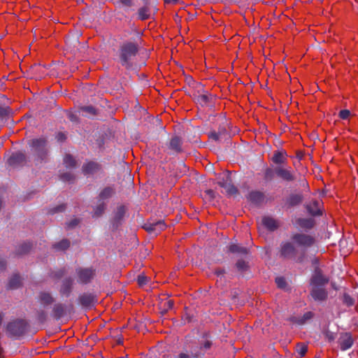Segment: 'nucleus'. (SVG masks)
<instances>
[{
    "mask_svg": "<svg viewBox=\"0 0 358 358\" xmlns=\"http://www.w3.org/2000/svg\"><path fill=\"white\" fill-rule=\"evenodd\" d=\"M29 322L24 319H16L6 325V331L9 337L18 339L26 334L29 329Z\"/></svg>",
    "mask_w": 358,
    "mask_h": 358,
    "instance_id": "f257e3e1",
    "label": "nucleus"
},
{
    "mask_svg": "<svg viewBox=\"0 0 358 358\" xmlns=\"http://www.w3.org/2000/svg\"><path fill=\"white\" fill-rule=\"evenodd\" d=\"M293 243L299 248H308L315 243V238L309 234L296 233L291 237Z\"/></svg>",
    "mask_w": 358,
    "mask_h": 358,
    "instance_id": "f03ea898",
    "label": "nucleus"
},
{
    "mask_svg": "<svg viewBox=\"0 0 358 358\" xmlns=\"http://www.w3.org/2000/svg\"><path fill=\"white\" fill-rule=\"evenodd\" d=\"M120 50V59L122 65H128L131 58L137 53L138 48L135 43H127L121 47Z\"/></svg>",
    "mask_w": 358,
    "mask_h": 358,
    "instance_id": "7ed1b4c3",
    "label": "nucleus"
},
{
    "mask_svg": "<svg viewBox=\"0 0 358 358\" xmlns=\"http://www.w3.org/2000/svg\"><path fill=\"white\" fill-rule=\"evenodd\" d=\"M338 344L342 351L351 348L354 344V338L350 332H341L338 338Z\"/></svg>",
    "mask_w": 358,
    "mask_h": 358,
    "instance_id": "20e7f679",
    "label": "nucleus"
},
{
    "mask_svg": "<svg viewBox=\"0 0 358 358\" xmlns=\"http://www.w3.org/2000/svg\"><path fill=\"white\" fill-rule=\"evenodd\" d=\"M275 174L282 180L292 182L296 179L294 171L291 167L278 166L275 169Z\"/></svg>",
    "mask_w": 358,
    "mask_h": 358,
    "instance_id": "39448f33",
    "label": "nucleus"
},
{
    "mask_svg": "<svg viewBox=\"0 0 358 358\" xmlns=\"http://www.w3.org/2000/svg\"><path fill=\"white\" fill-rule=\"evenodd\" d=\"M213 337L208 331L201 334L199 338V349L201 351H206L213 345Z\"/></svg>",
    "mask_w": 358,
    "mask_h": 358,
    "instance_id": "423d86ee",
    "label": "nucleus"
},
{
    "mask_svg": "<svg viewBox=\"0 0 358 358\" xmlns=\"http://www.w3.org/2000/svg\"><path fill=\"white\" fill-rule=\"evenodd\" d=\"M328 282V278L322 275L320 268L316 267L310 280V285L313 287H320L324 285Z\"/></svg>",
    "mask_w": 358,
    "mask_h": 358,
    "instance_id": "0eeeda50",
    "label": "nucleus"
},
{
    "mask_svg": "<svg viewBox=\"0 0 358 358\" xmlns=\"http://www.w3.org/2000/svg\"><path fill=\"white\" fill-rule=\"evenodd\" d=\"M71 315H38L36 321L38 325L44 326L50 321H59L62 319H67Z\"/></svg>",
    "mask_w": 358,
    "mask_h": 358,
    "instance_id": "6e6552de",
    "label": "nucleus"
},
{
    "mask_svg": "<svg viewBox=\"0 0 358 358\" xmlns=\"http://www.w3.org/2000/svg\"><path fill=\"white\" fill-rule=\"evenodd\" d=\"M280 253L283 258L292 259L296 254V248L292 243L286 242L281 245Z\"/></svg>",
    "mask_w": 358,
    "mask_h": 358,
    "instance_id": "1a4fd4ad",
    "label": "nucleus"
},
{
    "mask_svg": "<svg viewBox=\"0 0 358 358\" xmlns=\"http://www.w3.org/2000/svg\"><path fill=\"white\" fill-rule=\"evenodd\" d=\"M313 315H291L285 320L287 321L290 322L293 324L296 325H303L308 320H310Z\"/></svg>",
    "mask_w": 358,
    "mask_h": 358,
    "instance_id": "9d476101",
    "label": "nucleus"
},
{
    "mask_svg": "<svg viewBox=\"0 0 358 358\" xmlns=\"http://www.w3.org/2000/svg\"><path fill=\"white\" fill-rule=\"evenodd\" d=\"M78 279L82 283H87L94 275V271L91 268H80L78 271Z\"/></svg>",
    "mask_w": 358,
    "mask_h": 358,
    "instance_id": "9b49d317",
    "label": "nucleus"
},
{
    "mask_svg": "<svg viewBox=\"0 0 358 358\" xmlns=\"http://www.w3.org/2000/svg\"><path fill=\"white\" fill-rule=\"evenodd\" d=\"M226 180L223 181H219L218 184L222 187L226 189V192L229 194H234L237 192V189L235 186L231 184V180L229 177V173L225 174Z\"/></svg>",
    "mask_w": 358,
    "mask_h": 358,
    "instance_id": "f8f14e48",
    "label": "nucleus"
},
{
    "mask_svg": "<svg viewBox=\"0 0 358 358\" xmlns=\"http://www.w3.org/2000/svg\"><path fill=\"white\" fill-rule=\"evenodd\" d=\"M80 304L85 308H89L94 305L97 301L95 296L92 294H83L79 298Z\"/></svg>",
    "mask_w": 358,
    "mask_h": 358,
    "instance_id": "ddd939ff",
    "label": "nucleus"
},
{
    "mask_svg": "<svg viewBox=\"0 0 358 358\" xmlns=\"http://www.w3.org/2000/svg\"><path fill=\"white\" fill-rule=\"evenodd\" d=\"M311 296L315 300L323 301L327 297V292L322 287H313Z\"/></svg>",
    "mask_w": 358,
    "mask_h": 358,
    "instance_id": "4468645a",
    "label": "nucleus"
},
{
    "mask_svg": "<svg viewBox=\"0 0 358 358\" xmlns=\"http://www.w3.org/2000/svg\"><path fill=\"white\" fill-rule=\"evenodd\" d=\"M272 162L275 164L287 163V155L285 151H275L272 157Z\"/></svg>",
    "mask_w": 358,
    "mask_h": 358,
    "instance_id": "2eb2a0df",
    "label": "nucleus"
},
{
    "mask_svg": "<svg viewBox=\"0 0 358 358\" xmlns=\"http://www.w3.org/2000/svg\"><path fill=\"white\" fill-rule=\"evenodd\" d=\"M308 213L313 215H321L320 202L317 200L311 201L306 206Z\"/></svg>",
    "mask_w": 358,
    "mask_h": 358,
    "instance_id": "dca6fc26",
    "label": "nucleus"
},
{
    "mask_svg": "<svg viewBox=\"0 0 358 358\" xmlns=\"http://www.w3.org/2000/svg\"><path fill=\"white\" fill-rule=\"evenodd\" d=\"M46 144L44 138L34 139L30 143V146L36 152L43 151Z\"/></svg>",
    "mask_w": 358,
    "mask_h": 358,
    "instance_id": "f3484780",
    "label": "nucleus"
},
{
    "mask_svg": "<svg viewBox=\"0 0 358 358\" xmlns=\"http://www.w3.org/2000/svg\"><path fill=\"white\" fill-rule=\"evenodd\" d=\"M296 224L303 229H311L315 225V220L313 218H299Z\"/></svg>",
    "mask_w": 358,
    "mask_h": 358,
    "instance_id": "a211bd4d",
    "label": "nucleus"
},
{
    "mask_svg": "<svg viewBox=\"0 0 358 358\" xmlns=\"http://www.w3.org/2000/svg\"><path fill=\"white\" fill-rule=\"evenodd\" d=\"M99 165L95 162H88L83 167V171L85 174L94 173L99 170Z\"/></svg>",
    "mask_w": 358,
    "mask_h": 358,
    "instance_id": "6ab92c4d",
    "label": "nucleus"
},
{
    "mask_svg": "<svg viewBox=\"0 0 358 358\" xmlns=\"http://www.w3.org/2000/svg\"><path fill=\"white\" fill-rule=\"evenodd\" d=\"M143 315H136V317L134 318L136 321V324L133 326L134 328H136L137 329H141L143 327H146L147 323H151V320L147 317L141 318V316Z\"/></svg>",
    "mask_w": 358,
    "mask_h": 358,
    "instance_id": "aec40b11",
    "label": "nucleus"
},
{
    "mask_svg": "<svg viewBox=\"0 0 358 358\" xmlns=\"http://www.w3.org/2000/svg\"><path fill=\"white\" fill-rule=\"evenodd\" d=\"M262 224L270 231H273L278 227V222L268 217H265L262 219Z\"/></svg>",
    "mask_w": 358,
    "mask_h": 358,
    "instance_id": "412c9836",
    "label": "nucleus"
},
{
    "mask_svg": "<svg viewBox=\"0 0 358 358\" xmlns=\"http://www.w3.org/2000/svg\"><path fill=\"white\" fill-rule=\"evenodd\" d=\"M166 224L162 221H159L155 223L150 224L149 227H147L145 229L146 230L151 231H161L166 229Z\"/></svg>",
    "mask_w": 358,
    "mask_h": 358,
    "instance_id": "4be33fe9",
    "label": "nucleus"
},
{
    "mask_svg": "<svg viewBox=\"0 0 358 358\" xmlns=\"http://www.w3.org/2000/svg\"><path fill=\"white\" fill-rule=\"evenodd\" d=\"M182 141L178 136H174L171 139L170 148L174 151L179 152L181 151Z\"/></svg>",
    "mask_w": 358,
    "mask_h": 358,
    "instance_id": "5701e85b",
    "label": "nucleus"
},
{
    "mask_svg": "<svg viewBox=\"0 0 358 358\" xmlns=\"http://www.w3.org/2000/svg\"><path fill=\"white\" fill-rule=\"evenodd\" d=\"M160 306L164 308L160 313H166V312L172 310L173 307V301L171 299H166L160 302Z\"/></svg>",
    "mask_w": 358,
    "mask_h": 358,
    "instance_id": "b1692460",
    "label": "nucleus"
},
{
    "mask_svg": "<svg viewBox=\"0 0 358 358\" xmlns=\"http://www.w3.org/2000/svg\"><path fill=\"white\" fill-rule=\"evenodd\" d=\"M295 351L299 357H303L308 351V345L303 343H297L295 347Z\"/></svg>",
    "mask_w": 358,
    "mask_h": 358,
    "instance_id": "393cba45",
    "label": "nucleus"
},
{
    "mask_svg": "<svg viewBox=\"0 0 358 358\" xmlns=\"http://www.w3.org/2000/svg\"><path fill=\"white\" fill-rule=\"evenodd\" d=\"M138 18L141 20H147L150 16V9L147 6L139 8L138 11Z\"/></svg>",
    "mask_w": 358,
    "mask_h": 358,
    "instance_id": "a878e982",
    "label": "nucleus"
},
{
    "mask_svg": "<svg viewBox=\"0 0 358 358\" xmlns=\"http://www.w3.org/2000/svg\"><path fill=\"white\" fill-rule=\"evenodd\" d=\"M21 285V278L18 275H14L10 280L8 286L11 289H15Z\"/></svg>",
    "mask_w": 358,
    "mask_h": 358,
    "instance_id": "bb28decb",
    "label": "nucleus"
},
{
    "mask_svg": "<svg viewBox=\"0 0 358 358\" xmlns=\"http://www.w3.org/2000/svg\"><path fill=\"white\" fill-rule=\"evenodd\" d=\"M192 320V317L189 315H183L182 317H181V319L180 321H178V320H173V324L176 326V327H179V326H182V325H184L187 323H189V322H191Z\"/></svg>",
    "mask_w": 358,
    "mask_h": 358,
    "instance_id": "cd10ccee",
    "label": "nucleus"
},
{
    "mask_svg": "<svg viewBox=\"0 0 358 358\" xmlns=\"http://www.w3.org/2000/svg\"><path fill=\"white\" fill-rule=\"evenodd\" d=\"M203 353L191 352V355L187 353L180 352L176 358H203Z\"/></svg>",
    "mask_w": 358,
    "mask_h": 358,
    "instance_id": "c85d7f7f",
    "label": "nucleus"
},
{
    "mask_svg": "<svg viewBox=\"0 0 358 358\" xmlns=\"http://www.w3.org/2000/svg\"><path fill=\"white\" fill-rule=\"evenodd\" d=\"M229 250L231 252H240L246 254L248 250L245 248L241 247L236 244H232L229 247Z\"/></svg>",
    "mask_w": 358,
    "mask_h": 358,
    "instance_id": "c756f323",
    "label": "nucleus"
},
{
    "mask_svg": "<svg viewBox=\"0 0 358 358\" xmlns=\"http://www.w3.org/2000/svg\"><path fill=\"white\" fill-rule=\"evenodd\" d=\"M64 163L66 167H73L76 164V160L70 155H66L64 158Z\"/></svg>",
    "mask_w": 358,
    "mask_h": 358,
    "instance_id": "7c9ffc66",
    "label": "nucleus"
},
{
    "mask_svg": "<svg viewBox=\"0 0 358 358\" xmlns=\"http://www.w3.org/2000/svg\"><path fill=\"white\" fill-rule=\"evenodd\" d=\"M69 245H70V242L66 239H64V240L61 241L59 243H57L55 245H54V248L57 250H64L67 249L69 247Z\"/></svg>",
    "mask_w": 358,
    "mask_h": 358,
    "instance_id": "2f4dec72",
    "label": "nucleus"
},
{
    "mask_svg": "<svg viewBox=\"0 0 358 358\" xmlns=\"http://www.w3.org/2000/svg\"><path fill=\"white\" fill-rule=\"evenodd\" d=\"M41 303L44 305L50 304L52 302V298L48 293H42L40 296Z\"/></svg>",
    "mask_w": 358,
    "mask_h": 358,
    "instance_id": "473e14b6",
    "label": "nucleus"
},
{
    "mask_svg": "<svg viewBox=\"0 0 358 358\" xmlns=\"http://www.w3.org/2000/svg\"><path fill=\"white\" fill-rule=\"evenodd\" d=\"M249 196L251 201L256 203H258L263 199V194L257 192H251Z\"/></svg>",
    "mask_w": 358,
    "mask_h": 358,
    "instance_id": "72a5a7b5",
    "label": "nucleus"
},
{
    "mask_svg": "<svg viewBox=\"0 0 358 358\" xmlns=\"http://www.w3.org/2000/svg\"><path fill=\"white\" fill-rule=\"evenodd\" d=\"M113 193V190L110 187H106L101 191L99 194V196L101 199H105L106 198L110 197Z\"/></svg>",
    "mask_w": 358,
    "mask_h": 358,
    "instance_id": "f704fd0d",
    "label": "nucleus"
},
{
    "mask_svg": "<svg viewBox=\"0 0 358 358\" xmlns=\"http://www.w3.org/2000/svg\"><path fill=\"white\" fill-rule=\"evenodd\" d=\"M301 196L300 195H292L289 199V203L291 206H295L300 203L301 202Z\"/></svg>",
    "mask_w": 358,
    "mask_h": 358,
    "instance_id": "c9c22d12",
    "label": "nucleus"
},
{
    "mask_svg": "<svg viewBox=\"0 0 358 358\" xmlns=\"http://www.w3.org/2000/svg\"><path fill=\"white\" fill-rule=\"evenodd\" d=\"M71 285H72V280H66L64 282V285L61 289V292L63 294H68L71 290Z\"/></svg>",
    "mask_w": 358,
    "mask_h": 358,
    "instance_id": "e433bc0d",
    "label": "nucleus"
},
{
    "mask_svg": "<svg viewBox=\"0 0 358 358\" xmlns=\"http://www.w3.org/2000/svg\"><path fill=\"white\" fill-rule=\"evenodd\" d=\"M324 336L329 342L334 341L336 338V334L329 329L325 331Z\"/></svg>",
    "mask_w": 358,
    "mask_h": 358,
    "instance_id": "4c0bfd02",
    "label": "nucleus"
},
{
    "mask_svg": "<svg viewBox=\"0 0 358 358\" xmlns=\"http://www.w3.org/2000/svg\"><path fill=\"white\" fill-rule=\"evenodd\" d=\"M275 282L279 288H285L286 286V281L283 277L276 278Z\"/></svg>",
    "mask_w": 358,
    "mask_h": 358,
    "instance_id": "58836bf2",
    "label": "nucleus"
},
{
    "mask_svg": "<svg viewBox=\"0 0 358 358\" xmlns=\"http://www.w3.org/2000/svg\"><path fill=\"white\" fill-rule=\"evenodd\" d=\"M339 117L342 120H347L350 115V111L349 110H341L338 114Z\"/></svg>",
    "mask_w": 358,
    "mask_h": 358,
    "instance_id": "ea45409f",
    "label": "nucleus"
},
{
    "mask_svg": "<svg viewBox=\"0 0 358 358\" xmlns=\"http://www.w3.org/2000/svg\"><path fill=\"white\" fill-rule=\"evenodd\" d=\"M343 303L348 306H350L353 305L354 301L348 294H345L343 295Z\"/></svg>",
    "mask_w": 358,
    "mask_h": 358,
    "instance_id": "a19ab883",
    "label": "nucleus"
},
{
    "mask_svg": "<svg viewBox=\"0 0 358 358\" xmlns=\"http://www.w3.org/2000/svg\"><path fill=\"white\" fill-rule=\"evenodd\" d=\"M60 178L64 181L70 182L74 179L73 176L70 173H64L60 176Z\"/></svg>",
    "mask_w": 358,
    "mask_h": 358,
    "instance_id": "79ce46f5",
    "label": "nucleus"
},
{
    "mask_svg": "<svg viewBox=\"0 0 358 358\" xmlns=\"http://www.w3.org/2000/svg\"><path fill=\"white\" fill-rule=\"evenodd\" d=\"M236 266L238 270L243 271V270L246 269V268L248 267V265L245 261L239 260L236 263Z\"/></svg>",
    "mask_w": 358,
    "mask_h": 358,
    "instance_id": "37998d69",
    "label": "nucleus"
},
{
    "mask_svg": "<svg viewBox=\"0 0 358 358\" xmlns=\"http://www.w3.org/2000/svg\"><path fill=\"white\" fill-rule=\"evenodd\" d=\"M148 278L145 275H138V283L140 285H143L148 282Z\"/></svg>",
    "mask_w": 358,
    "mask_h": 358,
    "instance_id": "c03bdc74",
    "label": "nucleus"
},
{
    "mask_svg": "<svg viewBox=\"0 0 358 358\" xmlns=\"http://www.w3.org/2000/svg\"><path fill=\"white\" fill-rule=\"evenodd\" d=\"M103 210H104V205H103V204H101V205H99V206L97 207V208H96V210H95V213H95V215H96V216H99V215H101L102 214V213L103 212Z\"/></svg>",
    "mask_w": 358,
    "mask_h": 358,
    "instance_id": "a18cd8bd",
    "label": "nucleus"
},
{
    "mask_svg": "<svg viewBox=\"0 0 358 358\" xmlns=\"http://www.w3.org/2000/svg\"><path fill=\"white\" fill-rule=\"evenodd\" d=\"M31 248V245L29 243H24L21 246V251L20 253H24L27 252Z\"/></svg>",
    "mask_w": 358,
    "mask_h": 358,
    "instance_id": "49530a36",
    "label": "nucleus"
},
{
    "mask_svg": "<svg viewBox=\"0 0 358 358\" xmlns=\"http://www.w3.org/2000/svg\"><path fill=\"white\" fill-rule=\"evenodd\" d=\"M206 194L208 196L209 199H213L215 198V192L212 189H208L205 191Z\"/></svg>",
    "mask_w": 358,
    "mask_h": 358,
    "instance_id": "de8ad7c7",
    "label": "nucleus"
},
{
    "mask_svg": "<svg viewBox=\"0 0 358 358\" xmlns=\"http://www.w3.org/2000/svg\"><path fill=\"white\" fill-rule=\"evenodd\" d=\"M83 110L86 112H88L90 113H92V114H96V110L95 109L92 107V106H87V107H85L83 108Z\"/></svg>",
    "mask_w": 358,
    "mask_h": 358,
    "instance_id": "09e8293b",
    "label": "nucleus"
},
{
    "mask_svg": "<svg viewBox=\"0 0 358 358\" xmlns=\"http://www.w3.org/2000/svg\"><path fill=\"white\" fill-rule=\"evenodd\" d=\"M65 209V205H61L57 207L56 208L52 210V213H57L62 211Z\"/></svg>",
    "mask_w": 358,
    "mask_h": 358,
    "instance_id": "8fccbe9b",
    "label": "nucleus"
},
{
    "mask_svg": "<svg viewBox=\"0 0 358 358\" xmlns=\"http://www.w3.org/2000/svg\"><path fill=\"white\" fill-rule=\"evenodd\" d=\"M66 138V136L63 133H59L57 135V139L58 141H64L65 139Z\"/></svg>",
    "mask_w": 358,
    "mask_h": 358,
    "instance_id": "3c124183",
    "label": "nucleus"
},
{
    "mask_svg": "<svg viewBox=\"0 0 358 358\" xmlns=\"http://www.w3.org/2000/svg\"><path fill=\"white\" fill-rule=\"evenodd\" d=\"M23 158H24V155L22 153H16L10 159V160L11 161V160L15 159H21Z\"/></svg>",
    "mask_w": 358,
    "mask_h": 358,
    "instance_id": "603ef678",
    "label": "nucleus"
},
{
    "mask_svg": "<svg viewBox=\"0 0 358 358\" xmlns=\"http://www.w3.org/2000/svg\"><path fill=\"white\" fill-rule=\"evenodd\" d=\"M120 2L126 6H131L132 5V0H120Z\"/></svg>",
    "mask_w": 358,
    "mask_h": 358,
    "instance_id": "864d4df0",
    "label": "nucleus"
},
{
    "mask_svg": "<svg viewBox=\"0 0 358 358\" xmlns=\"http://www.w3.org/2000/svg\"><path fill=\"white\" fill-rule=\"evenodd\" d=\"M209 137L215 141H217L219 139V136L217 134H216L215 132H211L210 134H209Z\"/></svg>",
    "mask_w": 358,
    "mask_h": 358,
    "instance_id": "5fc2aeb1",
    "label": "nucleus"
},
{
    "mask_svg": "<svg viewBox=\"0 0 358 358\" xmlns=\"http://www.w3.org/2000/svg\"><path fill=\"white\" fill-rule=\"evenodd\" d=\"M78 221L76 219H75V220H72V221L69 224V227H74V226L77 225V224H78Z\"/></svg>",
    "mask_w": 358,
    "mask_h": 358,
    "instance_id": "6e6d98bb",
    "label": "nucleus"
},
{
    "mask_svg": "<svg viewBox=\"0 0 358 358\" xmlns=\"http://www.w3.org/2000/svg\"><path fill=\"white\" fill-rule=\"evenodd\" d=\"M164 1L168 3H175L178 0H164Z\"/></svg>",
    "mask_w": 358,
    "mask_h": 358,
    "instance_id": "4d7b16f0",
    "label": "nucleus"
},
{
    "mask_svg": "<svg viewBox=\"0 0 358 358\" xmlns=\"http://www.w3.org/2000/svg\"><path fill=\"white\" fill-rule=\"evenodd\" d=\"M117 343L118 345H121V344H122V343H123V339H122V338H120H120H118L117 339Z\"/></svg>",
    "mask_w": 358,
    "mask_h": 358,
    "instance_id": "13d9d810",
    "label": "nucleus"
},
{
    "mask_svg": "<svg viewBox=\"0 0 358 358\" xmlns=\"http://www.w3.org/2000/svg\"><path fill=\"white\" fill-rule=\"evenodd\" d=\"M271 173V171L270 169H268L266 172V176L267 177L268 176V174Z\"/></svg>",
    "mask_w": 358,
    "mask_h": 358,
    "instance_id": "bf43d9fd",
    "label": "nucleus"
},
{
    "mask_svg": "<svg viewBox=\"0 0 358 358\" xmlns=\"http://www.w3.org/2000/svg\"><path fill=\"white\" fill-rule=\"evenodd\" d=\"M104 326H105V323H103V324H100V327H101V328L104 327Z\"/></svg>",
    "mask_w": 358,
    "mask_h": 358,
    "instance_id": "052dcab7",
    "label": "nucleus"
},
{
    "mask_svg": "<svg viewBox=\"0 0 358 358\" xmlns=\"http://www.w3.org/2000/svg\"><path fill=\"white\" fill-rule=\"evenodd\" d=\"M189 338V336H186V339H187V341H188V338Z\"/></svg>",
    "mask_w": 358,
    "mask_h": 358,
    "instance_id": "680f3d73",
    "label": "nucleus"
},
{
    "mask_svg": "<svg viewBox=\"0 0 358 358\" xmlns=\"http://www.w3.org/2000/svg\"><path fill=\"white\" fill-rule=\"evenodd\" d=\"M315 358H320V357H315Z\"/></svg>",
    "mask_w": 358,
    "mask_h": 358,
    "instance_id": "e2e57ef3",
    "label": "nucleus"
}]
</instances>
